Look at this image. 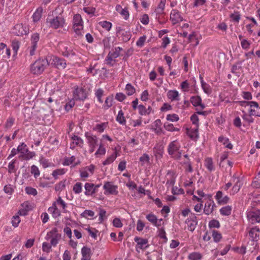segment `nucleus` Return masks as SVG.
<instances>
[{"instance_id": "obj_1", "label": "nucleus", "mask_w": 260, "mask_h": 260, "mask_svg": "<svg viewBox=\"0 0 260 260\" xmlns=\"http://www.w3.org/2000/svg\"><path fill=\"white\" fill-rule=\"evenodd\" d=\"M46 23L49 28L53 29L63 28L67 25L65 17L61 13L56 15L49 14L46 20Z\"/></svg>"}, {"instance_id": "obj_2", "label": "nucleus", "mask_w": 260, "mask_h": 260, "mask_svg": "<svg viewBox=\"0 0 260 260\" xmlns=\"http://www.w3.org/2000/svg\"><path fill=\"white\" fill-rule=\"evenodd\" d=\"M48 65L49 62L46 58L40 57L30 65V71L31 74L38 76L44 71Z\"/></svg>"}, {"instance_id": "obj_3", "label": "nucleus", "mask_w": 260, "mask_h": 260, "mask_svg": "<svg viewBox=\"0 0 260 260\" xmlns=\"http://www.w3.org/2000/svg\"><path fill=\"white\" fill-rule=\"evenodd\" d=\"M58 52L64 57L72 58L76 56V50L68 42H61L58 44Z\"/></svg>"}, {"instance_id": "obj_4", "label": "nucleus", "mask_w": 260, "mask_h": 260, "mask_svg": "<svg viewBox=\"0 0 260 260\" xmlns=\"http://www.w3.org/2000/svg\"><path fill=\"white\" fill-rule=\"evenodd\" d=\"M181 144L178 140L171 142L168 146L167 151L171 157L174 159L179 160L182 156V150H180Z\"/></svg>"}, {"instance_id": "obj_5", "label": "nucleus", "mask_w": 260, "mask_h": 260, "mask_svg": "<svg viewBox=\"0 0 260 260\" xmlns=\"http://www.w3.org/2000/svg\"><path fill=\"white\" fill-rule=\"evenodd\" d=\"M18 150L20 153L19 158L20 159L28 160L32 158L36 155L35 152L29 150L26 144L23 142L18 145Z\"/></svg>"}, {"instance_id": "obj_6", "label": "nucleus", "mask_w": 260, "mask_h": 260, "mask_svg": "<svg viewBox=\"0 0 260 260\" xmlns=\"http://www.w3.org/2000/svg\"><path fill=\"white\" fill-rule=\"evenodd\" d=\"M73 28L78 37H81L83 35V21L80 14H76L73 19Z\"/></svg>"}, {"instance_id": "obj_7", "label": "nucleus", "mask_w": 260, "mask_h": 260, "mask_svg": "<svg viewBox=\"0 0 260 260\" xmlns=\"http://www.w3.org/2000/svg\"><path fill=\"white\" fill-rule=\"evenodd\" d=\"M246 215L247 220L250 223L254 224L256 223H260L259 209L251 208L247 211Z\"/></svg>"}, {"instance_id": "obj_8", "label": "nucleus", "mask_w": 260, "mask_h": 260, "mask_svg": "<svg viewBox=\"0 0 260 260\" xmlns=\"http://www.w3.org/2000/svg\"><path fill=\"white\" fill-rule=\"evenodd\" d=\"M85 137L87 139V143L89 146V152L92 153L99 145V138L95 135L89 132L85 133Z\"/></svg>"}, {"instance_id": "obj_9", "label": "nucleus", "mask_w": 260, "mask_h": 260, "mask_svg": "<svg viewBox=\"0 0 260 260\" xmlns=\"http://www.w3.org/2000/svg\"><path fill=\"white\" fill-rule=\"evenodd\" d=\"M40 39V36L38 33H34L31 35L30 39V45L27 48V51L30 56L35 54L38 47V42Z\"/></svg>"}, {"instance_id": "obj_10", "label": "nucleus", "mask_w": 260, "mask_h": 260, "mask_svg": "<svg viewBox=\"0 0 260 260\" xmlns=\"http://www.w3.org/2000/svg\"><path fill=\"white\" fill-rule=\"evenodd\" d=\"M246 231L250 240L253 242L258 241L260 236V229L258 226H249L246 229Z\"/></svg>"}, {"instance_id": "obj_11", "label": "nucleus", "mask_w": 260, "mask_h": 260, "mask_svg": "<svg viewBox=\"0 0 260 260\" xmlns=\"http://www.w3.org/2000/svg\"><path fill=\"white\" fill-rule=\"evenodd\" d=\"M50 61L51 64L59 70L64 69L66 68L67 62L63 58L54 56L51 58Z\"/></svg>"}, {"instance_id": "obj_12", "label": "nucleus", "mask_w": 260, "mask_h": 260, "mask_svg": "<svg viewBox=\"0 0 260 260\" xmlns=\"http://www.w3.org/2000/svg\"><path fill=\"white\" fill-rule=\"evenodd\" d=\"M13 32L18 36L26 35L29 32V28L22 23L17 24L14 26Z\"/></svg>"}, {"instance_id": "obj_13", "label": "nucleus", "mask_w": 260, "mask_h": 260, "mask_svg": "<svg viewBox=\"0 0 260 260\" xmlns=\"http://www.w3.org/2000/svg\"><path fill=\"white\" fill-rule=\"evenodd\" d=\"M103 188L105 190L104 193L105 194H117L118 193L117 186L113 185L111 182H105Z\"/></svg>"}, {"instance_id": "obj_14", "label": "nucleus", "mask_w": 260, "mask_h": 260, "mask_svg": "<svg viewBox=\"0 0 260 260\" xmlns=\"http://www.w3.org/2000/svg\"><path fill=\"white\" fill-rule=\"evenodd\" d=\"M185 223L187 224L189 231H194L198 224V220L195 214L191 213L189 217L185 220Z\"/></svg>"}, {"instance_id": "obj_15", "label": "nucleus", "mask_w": 260, "mask_h": 260, "mask_svg": "<svg viewBox=\"0 0 260 260\" xmlns=\"http://www.w3.org/2000/svg\"><path fill=\"white\" fill-rule=\"evenodd\" d=\"M170 20L173 25H175L183 20L180 13L176 9H173L170 13Z\"/></svg>"}, {"instance_id": "obj_16", "label": "nucleus", "mask_w": 260, "mask_h": 260, "mask_svg": "<svg viewBox=\"0 0 260 260\" xmlns=\"http://www.w3.org/2000/svg\"><path fill=\"white\" fill-rule=\"evenodd\" d=\"M71 138L72 140L70 144L71 149H74L77 146L82 147L84 142L83 140L80 137L75 135H72Z\"/></svg>"}, {"instance_id": "obj_17", "label": "nucleus", "mask_w": 260, "mask_h": 260, "mask_svg": "<svg viewBox=\"0 0 260 260\" xmlns=\"http://www.w3.org/2000/svg\"><path fill=\"white\" fill-rule=\"evenodd\" d=\"M215 199L219 205H225L230 201V198L228 196H223L221 191H218L216 192Z\"/></svg>"}, {"instance_id": "obj_18", "label": "nucleus", "mask_w": 260, "mask_h": 260, "mask_svg": "<svg viewBox=\"0 0 260 260\" xmlns=\"http://www.w3.org/2000/svg\"><path fill=\"white\" fill-rule=\"evenodd\" d=\"M134 241L137 243L136 248L145 249L149 247L148 240L147 239L136 237L134 238Z\"/></svg>"}, {"instance_id": "obj_19", "label": "nucleus", "mask_w": 260, "mask_h": 260, "mask_svg": "<svg viewBox=\"0 0 260 260\" xmlns=\"http://www.w3.org/2000/svg\"><path fill=\"white\" fill-rule=\"evenodd\" d=\"M74 96L77 100H84L87 98V94L85 90L77 87L74 92Z\"/></svg>"}, {"instance_id": "obj_20", "label": "nucleus", "mask_w": 260, "mask_h": 260, "mask_svg": "<svg viewBox=\"0 0 260 260\" xmlns=\"http://www.w3.org/2000/svg\"><path fill=\"white\" fill-rule=\"evenodd\" d=\"M233 182H235L234 185L233 186V188L231 191V194H234L237 193L241 186V182L239 178H237L236 177L233 176L232 179L231 180Z\"/></svg>"}, {"instance_id": "obj_21", "label": "nucleus", "mask_w": 260, "mask_h": 260, "mask_svg": "<svg viewBox=\"0 0 260 260\" xmlns=\"http://www.w3.org/2000/svg\"><path fill=\"white\" fill-rule=\"evenodd\" d=\"M48 211L52 214L54 218H57L61 215V211L57 207V205L54 202L52 203V206L48 208Z\"/></svg>"}, {"instance_id": "obj_22", "label": "nucleus", "mask_w": 260, "mask_h": 260, "mask_svg": "<svg viewBox=\"0 0 260 260\" xmlns=\"http://www.w3.org/2000/svg\"><path fill=\"white\" fill-rule=\"evenodd\" d=\"M215 206L214 201L212 200H209L207 201L205 205L204 209V212L206 215H209L212 213L213 211V208Z\"/></svg>"}, {"instance_id": "obj_23", "label": "nucleus", "mask_w": 260, "mask_h": 260, "mask_svg": "<svg viewBox=\"0 0 260 260\" xmlns=\"http://www.w3.org/2000/svg\"><path fill=\"white\" fill-rule=\"evenodd\" d=\"M191 103L195 107L200 106L201 109H203L205 106L202 104V99L199 96H192L190 98Z\"/></svg>"}, {"instance_id": "obj_24", "label": "nucleus", "mask_w": 260, "mask_h": 260, "mask_svg": "<svg viewBox=\"0 0 260 260\" xmlns=\"http://www.w3.org/2000/svg\"><path fill=\"white\" fill-rule=\"evenodd\" d=\"M84 187L85 189L84 193L86 196H91L96 192L93 183H86Z\"/></svg>"}, {"instance_id": "obj_25", "label": "nucleus", "mask_w": 260, "mask_h": 260, "mask_svg": "<svg viewBox=\"0 0 260 260\" xmlns=\"http://www.w3.org/2000/svg\"><path fill=\"white\" fill-rule=\"evenodd\" d=\"M179 94L178 91L176 90H169L167 93V96L169 99L171 101H178L179 100Z\"/></svg>"}, {"instance_id": "obj_26", "label": "nucleus", "mask_w": 260, "mask_h": 260, "mask_svg": "<svg viewBox=\"0 0 260 260\" xmlns=\"http://www.w3.org/2000/svg\"><path fill=\"white\" fill-rule=\"evenodd\" d=\"M82 257L81 260H90L91 257V249L84 246L81 249Z\"/></svg>"}, {"instance_id": "obj_27", "label": "nucleus", "mask_w": 260, "mask_h": 260, "mask_svg": "<svg viewBox=\"0 0 260 260\" xmlns=\"http://www.w3.org/2000/svg\"><path fill=\"white\" fill-rule=\"evenodd\" d=\"M187 134L191 139L198 137V127L197 126L187 129Z\"/></svg>"}, {"instance_id": "obj_28", "label": "nucleus", "mask_w": 260, "mask_h": 260, "mask_svg": "<svg viewBox=\"0 0 260 260\" xmlns=\"http://www.w3.org/2000/svg\"><path fill=\"white\" fill-rule=\"evenodd\" d=\"M43 9L42 7H39L32 15V19L34 22L39 21L42 17Z\"/></svg>"}, {"instance_id": "obj_29", "label": "nucleus", "mask_w": 260, "mask_h": 260, "mask_svg": "<svg viewBox=\"0 0 260 260\" xmlns=\"http://www.w3.org/2000/svg\"><path fill=\"white\" fill-rule=\"evenodd\" d=\"M200 79L201 80V86L204 91L207 94H211L212 92V88L211 86L205 82H204L203 78L201 76L200 77Z\"/></svg>"}, {"instance_id": "obj_30", "label": "nucleus", "mask_w": 260, "mask_h": 260, "mask_svg": "<svg viewBox=\"0 0 260 260\" xmlns=\"http://www.w3.org/2000/svg\"><path fill=\"white\" fill-rule=\"evenodd\" d=\"M138 110H139V113L141 115H149L151 111H152V108L150 106H149L147 109L146 108V107L142 105H140L138 106Z\"/></svg>"}, {"instance_id": "obj_31", "label": "nucleus", "mask_w": 260, "mask_h": 260, "mask_svg": "<svg viewBox=\"0 0 260 260\" xmlns=\"http://www.w3.org/2000/svg\"><path fill=\"white\" fill-rule=\"evenodd\" d=\"M146 218L153 225L157 228L159 227V224H158V219L154 214H148V215H146Z\"/></svg>"}, {"instance_id": "obj_32", "label": "nucleus", "mask_w": 260, "mask_h": 260, "mask_svg": "<svg viewBox=\"0 0 260 260\" xmlns=\"http://www.w3.org/2000/svg\"><path fill=\"white\" fill-rule=\"evenodd\" d=\"M232 206L228 205L222 207L219 210V212L222 216H229L232 213Z\"/></svg>"}, {"instance_id": "obj_33", "label": "nucleus", "mask_w": 260, "mask_h": 260, "mask_svg": "<svg viewBox=\"0 0 260 260\" xmlns=\"http://www.w3.org/2000/svg\"><path fill=\"white\" fill-rule=\"evenodd\" d=\"M108 126V122H102L101 123L96 124L93 128V130L98 133H103L105 129Z\"/></svg>"}, {"instance_id": "obj_34", "label": "nucleus", "mask_w": 260, "mask_h": 260, "mask_svg": "<svg viewBox=\"0 0 260 260\" xmlns=\"http://www.w3.org/2000/svg\"><path fill=\"white\" fill-rule=\"evenodd\" d=\"M218 140L219 142L222 143L226 148L230 149H232L233 148V145L229 142L228 138H225L223 136H220L218 138Z\"/></svg>"}, {"instance_id": "obj_35", "label": "nucleus", "mask_w": 260, "mask_h": 260, "mask_svg": "<svg viewBox=\"0 0 260 260\" xmlns=\"http://www.w3.org/2000/svg\"><path fill=\"white\" fill-rule=\"evenodd\" d=\"M116 121L120 124L124 125L126 124V120L124 116V113L122 110H120L116 118Z\"/></svg>"}, {"instance_id": "obj_36", "label": "nucleus", "mask_w": 260, "mask_h": 260, "mask_svg": "<svg viewBox=\"0 0 260 260\" xmlns=\"http://www.w3.org/2000/svg\"><path fill=\"white\" fill-rule=\"evenodd\" d=\"M56 205H59L62 209V212L67 213V204L66 202L61 199L60 197H58L56 201L54 202Z\"/></svg>"}, {"instance_id": "obj_37", "label": "nucleus", "mask_w": 260, "mask_h": 260, "mask_svg": "<svg viewBox=\"0 0 260 260\" xmlns=\"http://www.w3.org/2000/svg\"><path fill=\"white\" fill-rule=\"evenodd\" d=\"M166 0H160L159 4L158 5L155 12L157 14H161L164 13Z\"/></svg>"}, {"instance_id": "obj_38", "label": "nucleus", "mask_w": 260, "mask_h": 260, "mask_svg": "<svg viewBox=\"0 0 260 260\" xmlns=\"http://www.w3.org/2000/svg\"><path fill=\"white\" fill-rule=\"evenodd\" d=\"M187 257L189 260H201L202 255L200 252H193L189 254Z\"/></svg>"}, {"instance_id": "obj_39", "label": "nucleus", "mask_w": 260, "mask_h": 260, "mask_svg": "<svg viewBox=\"0 0 260 260\" xmlns=\"http://www.w3.org/2000/svg\"><path fill=\"white\" fill-rule=\"evenodd\" d=\"M240 105L241 106H249L251 108H257L258 107V103L254 101H250L247 102L245 101H239L238 102Z\"/></svg>"}, {"instance_id": "obj_40", "label": "nucleus", "mask_w": 260, "mask_h": 260, "mask_svg": "<svg viewBox=\"0 0 260 260\" xmlns=\"http://www.w3.org/2000/svg\"><path fill=\"white\" fill-rule=\"evenodd\" d=\"M66 172V170L64 169H58L54 170L52 173V175L55 179H57L58 178V176L62 175Z\"/></svg>"}, {"instance_id": "obj_41", "label": "nucleus", "mask_w": 260, "mask_h": 260, "mask_svg": "<svg viewBox=\"0 0 260 260\" xmlns=\"http://www.w3.org/2000/svg\"><path fill=\"white\" fill-rule=\"evenodd\" d=\"M117 157L116 152H114L112 154L107 157V158L103 162L104 166L108 165L114 161Z\"/></svg>"}, {"instance_id": "obj_42", "label": "nucleus", "mask_w": 260, "mask_h": 260, "mask_svg": "<svg viewBox=\"0 0 260 260\" xmlns=\"http://www.w3.org/2000/svg\"><path fill=\"white\" fill-rule=\"evenodd\" d=\"M15 188L14 185L8 184L4 186V191L6 193L11 195L14 192Z\"/></svg>"}, {"instance_id": "obj_43", "label": "nucleus", "mask_w": 260, "mask_h": 260, "mask_svg": "<svg viewBox=\"0 0 260 260\" xmlns=\"http://www.w3.org/2000/svg\"><path fill=\"white\" fill-rule=\"evenodd\" d=\"M106 149L103 145L101 143L99 145V148L95 152L94 155L96 157H99L100 155H104L106 153Z\"/></svg>"}, {"instance_id": "obj_44", "label": "nucleus", "mask_w": 260, "mask_h": 260, "mask_svg": "<svg viewBox=\"0 0 260 260\" xmlns=\"http://www.w3.org/2000/svg\"><path fill=\"white\" fill-rule=\"evenodd\" d=\"M212 236L214 241L216 243L219 242L222 238L220 233L214 230L212 231Z\"/></svg>"}, {"instance_id": "obj_45", "label": "nucleus", "mask_w": 260, "mask_h": 260, "mask_svg": "<svg viewBox=\"0 0 260 260\" xmlns=\"http://www.w3.org/2000/svg\"><path fill=\"white\" fill-rule=\"evenodd\" d=\"M30 173L35 178H37L40 175V171L38 167L34 165L30 167Z\"/></svg>"}, {"instance_id": "obj_46", "label": "nucleus", "mask_w": 260, "mask_h": 260, "mask_svg": "<svg viewBox=\"0 0 260 260\" xmlns=\"http://www.w3.org/2000/svg\"><path fill=\"white\" fill-rule=\"evenodd\" d=\"M121 50H122V48L118 47L115 48L112 52H109L108 54L112 56V58L115 59L120 55V52Z\"/></svg>"}, {"instance_id": "obj_47", "label": "nucleus", "mask_w": 260, "mask_h": 260, "mask_svg": "<svg viewBox=\"0 0 260 260\" xmlns=\"http://www.w3.org/2000/svg\"><path fill=\"white\" fill-rule=\"evenodd\" d=\"M67 182V180L64 179L56 184L55 186V190L56 191H61L64 189L66 187Z\"/></svg>"}, {"instance_id": "obj_48", "label": "nucleus", "mask_w": 260, "mask_h": 260, "mask_svg": "<svg viewBox=\"0 0 260 260\" xmlns=\"http://www.w3.org/2000/svg\"><path fill=\"white\" fill-rule=\"evenodd\" d=\"M61 235L60 234L58 233L57 234H55L53 238L50 240L51 245L53 247H55L61 239Z\"/></svg>"}, {"instance_id": "obj_49", "label": "nucleus", "mask_w": 260, "mask_h": 260, "mask_svg": "<svg viewBox=\"0 0 260 260\" xmlns=\"http://www.w3.org/2000/svg\"><path fill=\"white\" fill-rule=\"evenodd\" d=\"M57 230L56 228H54L52 229L50 232H48L46 237L45 239L47 241L51 240L53 238L55 234H57Z\"/></svg>"}, {"instance_id": "obj_50", "label": "nucleus", "mask_w": 260, "mask_h": 260, "mask_svg": "<svg viewBox=\"0 0 260 260\" xmlns=\"http://www.w3.org/2000/svg\"><path fill=\"white\" fill-rule=\"evenodd\" d=\"M205 166L210 171H212L214 170L212 159L211 158H207L205 159Z\"/></svg>"}, {"instance_id": "obj_51", "label": "nucleus", "mask_w": 260, "mask_h": 260, "mask_svg": "<svg viewBox=\"0 0 260 260\" xmlns=\"http://www.w3.org/2000/svg\"><path fill=\"white\" fill-rule=\"evenodd\" d=\"M73 191L76 194H79L82 191V184L81 182H77L73 186Z\"/></svg>"}, {"instance_id": "obj_52", "label": "nucleus", "mask_w": 260, "mask_h": 260, "mask_svg": "<svg viewBox=\"0 0 260 260\" xmlns=\"http://www.w3.org/2000/svg\"><path fill=\"white\" fill-rule=\"evenodd\" d=\"M99 25L103 28H105L108 31H109L112 27V23L110 22L107 21H100L99 23Z\"/></svg>"}, {"instance_id": "obj_53", "label": "nucleus", "mask_w": 260, "mask_h": 260, "mask_svg": "<svg viewBox=\"0 0 260 260\" xmlns=\"http://www.w3.org/2000/svg\"><path fill=\"white\" fill-rule=\"evenodd\" d=\"M113 103V97L109 96H108L105 102V104L103 106L105 109H108L112 106Z\"/></svg>"}, {"instance_id": "obj_54", "label": "nucleus", "mask_w": 260, "mask_h": 260, "mask_svg": "<svg viewBox=\"0 0 260 260\" xmlns=\"http://www.w3.org/2000/svg\"><path fill=\"white\" fill-rule=\"evenodd\" d=\"M126 94L128 95H133L136 91L135 87L131 84H127L125 87Z\"/></svg>"}, {"instance_id": "obj_55", "label": "nucleus", "mask_w": 260, "mask_h": 260, "mask_svg": "<svg viewBox=\"0 0 260 260\" xmlns=\"http://www.w3.org/2000/svg\"><path fill=\"white\" fill-rule=\"evenodd\" d=\"M249 114L250 115L255 116H260V107L258 105L257 108H251L249 110Z\"/></svg>"}, {"instance_id": "obj_56", "label": "nucleus", "mask_w": 260, "mask_h": 260, "mask_svg": "<svg viewBox=\"0 0 260 260\" xmlns=\"http://www.w3.org/2000/svg\"><path fill=\"white\" fill-rule=\"evenodd\" d=\"M39 161L44 168H46L50 166V164L48 160L44 158L43 156H41L40 157Z\"/></svg>"}, {"instance_id": "obj_57", "label": "nucleus", "mask_w": 260, "mask_h": 260, "mask_svg": "<svg viewBox=\"0 0 260 260\" xmlns=\"http://www.w3.org/2000/svg\"><path fill=\"white\" fill-rule=\"evenodd\" d=\"M158 236L160 237V238L164 239L165 242H166L168 240V238L166 236V232L165 231L164 228H158Z\"/></svg>"}, {"instance_id": "obj_58", "label": "nucleus", "mask_w": 260, "mask_h": 260, "mask_svg": "<svg viewBox=\"0 0 260 260\" xmlns=\"http://www.w3.org/2000/svg\"><path fill=\"white\" fill-rule=\"evenodd\" d=\"M94 212L90 210H85L83 213L81 214V216L85 218H88V217H93Z\"/></svg>"}, {"instance_id": "obj_59", "label": "nucleus", "mask_w": 260, "mask_h": 260, "mask_svg": "<svg viewBox=\"0 0 260 260\" xmlns=\"http://www.w3.org/2000/svg\"><path fill=\"white\" fill-rule=\"evenodd\" d=\"M164 127L168 131H170V132L178 131L179 130V128L175 127L173 126V124L169 123H165L164 124Z\"/></svg>"}, {"instance_id": "obj_60", "label": "nucleus", "mask_w": 260, "mask_h": 260, "mask_svg": "<svg viewBox=\"0 0 260 260\" xmlns=\"http://www.w3.org/2000/svg\"><path fill=\"white\" fill-rule=\"evenodd\" d=\"M230 18L233 21L238 23L240 19L241 15L239 12H234V13L231 14Z\"/></svg>"}, {"instance_id": "obj_61", "label": "nucleus", "mask_w": 260, "mask_h": 260, "mask_svg": "<svg viewBox=\"0 0 260 260\" xmlns=\"http://www.w3.org/2000/svg\"><path fill=\"white\" fill-rule=\"evenodd\" d=\"M25 190L28 194L32 195L34 196H36L38 193L37 190L35 188L29 186L26 187Z\"/></svg>"}, {"instance_id": "obj_62", "label": "nucleus", "mask_w": 260, "mask_h": 260, "mask_svg": "<svg viewBox=\"0 0 260 260\" xmlns=\"http://www.w3.org/2000/svg\"><path fill=\"white\" fill-rule=\"evenodd\" d=\"M190 120L192 122V124L194 125V127L197 126L199 127V117L197 114L194 113L190 117Z\"/></svg>"}, {"instance_id": "obj_63", "label": "nucleus", "mask_w": 260, "mask_h": 260, "mask_svg": "<svg viewBox=\"0 0 260 260\" xmlns=\"http://www.w3.org/2000/svg\"><path fill=\"white\" fill-rule=\"evenodd\" d=\"M16 163V160L13 159L8 165V172L10 173H14L16 171L15 167V164Z\"/></svg>"}, {"instance_id": "obj_64", "label": "nucleus", "mask_w": 260, "mask_h": 260, "mask_svg": "<svg viewBox=\"0 0 260 260\" xmlns=\"http://www.w3.org/2000/svg\"><path fill=\"white\" fill-rule=\"evenodd\" d=\"M51 246H52L51 244H49L47 242H44L42 244V250L44 252L46 253H49L51 251Z\"/></svg>"}]
</instances>
